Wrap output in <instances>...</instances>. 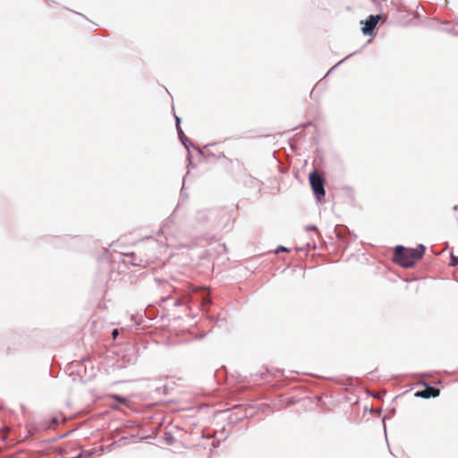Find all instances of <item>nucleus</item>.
<instances>
[{
  "label": "nucleus",
  "mask_w": 458,
  "mask_h": 458,
  "mask_svg": "<svg viewBox=\"0 0 458 458\" xmlns=\"http://www.w3.org/2000/svg\"><path fill=\"white\" fill-rule=\"evenodd\" d=\"M191 294L182 289L172 287V291L159 300V306L167 310L174 318L191 316Z\"/></svg>",
  "instance_id": "1"
},
{
  "label": "nucleus",
  "mask_w": 458,
  "mask_h": 458,
  "mask_svg": "<svg viewBox=\"0 0 458 458\" xmlns=\"http://www.w3.org/2000/svg\"><path fill=\"white\" fill-rule=\"evenodd\" d=\"M427 248L424 244L419 243L416 248H407L398 244L394 247L393 261L404 268H410L415 266L416 260L420 259Z\"/></svg>",
  "instance_id": "2"
},
{
  "label": "nucleus",
  "mask_w": 458,
  "mask_h": 458,
  "mask_svg": "<svg viewBox=\"0 0 458 458\" xmlns=\"http://www.w3.org/2000/svg\"><path fill=\"white\" fill-rule=\"evenodd\" d=\"M81 237L79 235L70 236H56V235H44L38 239V245L41 246L43 244H48L53 246L54 248H68L70 245V242H74L75 243H79L81 242Z\"/></svg>",
  "instance_id": "3"
},
{
  "label": "nucleus",
  "mask_w": 458,
  "mask_h": 458,
  "mask_svg": "<svg viewBox=\"0 0 458 458\" xmlns=\"http://www.w3.org/2000/svg\"><path fill=\"white\" fill-rule=\"evenodd\" d=\"M308 179L317 202H325L326 190L324 177L318 174L317 170L314 169L310 172Z\"/></svg>",
  "instance_id": "4"
},
{
  "label": "nucleus",
  "mask_w": 458,
  "mask_h": 458,
  "mask_svg": "<svg viewBox=\"0 0 458 458\" xmlns=\"http://www.w3.org/2000/svg\"><path fill=\"white\" fill-rule=\"evenodd\" d=\"M383 16V13L369 14L364 21H360V23L362 24L360 28L362 34L364 36L371 37V38L368 40V44L371 43L373 38H375L377 25Z\"/></svg>",
  "instance_id": "5"
},
{
  "label": "nucleus",
  "mask_w": 458,
  "mask_h": 458,
  "mask_svg": "<svg viewBox=\"0 0 458 458\" xmlns=\"http://www.w3.org/2000/svg\"><path fill=\"white\" fill-rule=\"evenodd\" d=\"M334 232L338 242L344 245L342 250L343 255L349 244L357 239V235L344 225H336Z\"/></svg>",
  "instance_id": "6"
},
{
  "label": "nucleus",
  "mask_w": 458,
  "mask_h": 458,
  "mask_svg": "<svg viewBox=\"0 0 458 458\" xmlns=\"http://www.w3.org/2000/svg\"><path fill=\"white\" fill-rule=\"evenodd\" d=\"M440 389L431 386L429 383H423V388L414 393L417 398L429 399L439 396Z\"/></svg>",
  "instance_id": "7"
},
{
  "label": "nucleus",
  "mask_w": 458,
  "mask_h": 458,
  "mask_svg": "<svg viewBox=\"0 0 458 458\" xmlns=\"http://www.w3.org/2000/svg\"><path fill=\"white\" fill-rule=\"evenodd\" d=\"M124 263L131 264L133 267H146L148 264V260L147 259L142 258L141 256L131 252L125 255V259H123Z\"/></svg>",
  "instance_id": "8"
},
{
  "label": "nucleus",
  "mask_w": 458,
  "mask_h": 458,
  "mask_svg": "<svg viewBox=\"0 0 458 458\" xmlns=\"http://www.w3.org/2000/svg\"><path fill=\"white\" fill-rule=\"evenodd\" d=\"M59 423L60 420L57 416H51L41 420L38 424V428L42 430H49Z\"/></svg>",
  "instance_id": "9"
},
{
  "label": "nucleus",
  "mask_w": 458,
  "mask_h": 458,
  "mask_svg": "<svg viewBox=\"0 0 458 458\" xmlns=\"http://www.w3.org/2000/svg\"><path fill=\"white\" fill-rule=\"evenodd\" d=\"M216 144H208L205 146V150H199V154L202 155L207 160H209L211 157L220 159L225 158V155L224 152H219L218 154L213 152L209 148L215 146Z\"/></svg>",
  "instance_id": "10"
},
{
  "label": "nucleus",
  "mask_w": 458,
  "mask_h": 458,
  "mask_svg": "<svg viewBox=\"0 0 458 458\" xmlns=\"http://www.w3.org/2000/svg\"><path fill=\"white\" fill-rule=\"evenodd\" d=\"M149 342L145 338L135 339L133 342V348L135 352L140 354L143 351L147 350L148 347Z\"/></svg>",
  "instance_id": "11"
},
{
  "label": "nucleus",
  "mask_w": 458,
  "mask_h": 458,
  "mask_svg": "<svg viewBox=\"0 0 458 458\" xmlns=\"http://www.w3.org/2000/svg\"><path fill=\"white\" fill-rule=\"evenodd\" d=\"M180 141L183 145L185 149L187 150V157H188V158L191 159V148H195V146L191 143V141L187 137L181 138ZM192 165V161L191 160H190V162H189V165Z\"/></svg>",
  "instance_id": "12"
},
{
  "label": "nucleus",
  "mask_w": 458,
  "mask_h": 458,
  "mask_svg": "<svg viewBox=\"0 0 458 458\" xmlns=\"http://www.w3.org/2000/svg\"><path fill=\"white\" fill-rule=\"evenodd\" d=\"M111 398L118 404L125 405L128 403L127 397L121 395L119 394H112Z\"/></svg>",
  "instance_id": "13"
},
{
  "label": "nucleus",
  "mask_w": 458,
  "mask_h": 458,
  "mask_svg": "<svg viewBox=\"0 0 458 458\" xmlns=\"http://www.w3.org/2000/svg\"><path fill=\"white\" fill-rule=\"evenodd\" d=\"M394 414H395V408H392V409H389L388 411H387V414L383 417L382 422H383V427H384L385 433H386V420H389L390 418L394 416Z\"/></svg>",
  "instance_id": "14"
},
{
  "label": "nucleus",
  "mask_w": 458,
  "mask_h": 458,
  "mask_svg": "<svg viewBox=\"0 0 458 458\" xmlns=\"http://www.w3.org/2000/svg\"><path fill=\"white\" fill-rule=\"evenodd\" d=\"M456 27H458V23L452 25L450 27H445L441 29V30L448 34H452L454 36H458V30H456Z\"/></svg>",
  "instance_id": "15"
},
{
  "label": "nucleus",
  "mask_w": 458,
  "mask_h": 458,
  "mask_svg": "<svg viewBox=\"0 0 458 458\" xmlns=\"http://www.w3.org/2000/svg\"><path fill=\"white\" fill-rule=\"evenodd\" d=\"M98 452V449L92 448L89 450H82L81 454H82L83 458H90L92 455L96 454Z\"/></svg>",
  "instance_id": "16"
},
{
  "label": "nucleus",
  "mask_w": 458,
  "mask_h": 458,
  "mask_svg": "<svg viewBox=\"0 0 458 458\" xmlns=\"http://www.w3.org/2000/svg\"><path fill=\"white\" fill-rule=\"evenodd\" d=\"M354 54H356V52H353L350 55H348L347 56H345L344 58H343L342 60H340L337 64H335L333 67H331L328 72H327L326 75L329 74L330 72H332L333 71H335L340 64H342L346 59H348L349 57L352 56Z\"/></svg>",
  "instance_id": "17"
},
{
  "label": "nucleus",
  "mask_w": 458,
  "mask_h": 458,
  "mask_svg": "<svg viewBox=\"0 0 458 458\" xmlns=\"http://www.w3.org/2000/svg\"><path fill=\"white\" fill-rule=\"evenodd\" d=\"M174 440V435L170 431H165V437H164L165 443L166 445H170L173 444Z\"/></svg>",
  "instance_id": "18"
},
{
  "label": "nucleus",
  "mask_w": 458,
  "mask_h": 458,
  "mask_svg": "<svg viewBox=\"0 0 458 458\" xmlns=\"http://www.w3.org/2000/svg\"><path fill=\"white\" fill-rule=\"evenodd\" d=\"M449 266L452 267L458 266V256H455L453 252L450 253Z\"/></svg>",
  "instance_id": "19"
},
{
  "label": "nucleus",
  "mask_w": 458,
  "mask_h": 458,
  "mask_svg": "<svg viewBox=\"0 0 458 458\" xmlns=\"http://www.w3.org/2000/svg\"><path fill=\"white\" fill-rule=\"evenodd\" d=\"M23 335H24V332H23V331H15V332H13V333L10 335V340L14 341V340H16V339H20V338L23 337Z\"/></svg>",
  "instance_id": "20"
},
{
  "label": "nucleus",
  "mask_w": 458,
  "mask_h": 458,
  "mask_svg": "<svg viewBox=\"0 0 458 458\" xmlns=\"http://www.w3.org/2000/svg\"><path fill=\"white\" fill-rule=\"evenodd\" d=\"M146 316L148 318V319H154L156 318V315L154 313V309L152 307H148L145 310Z\"/></svg>",
  "instance_id": "21"
},
{
  "label": "nucleus",
  "mask_w": 458,
  "mask_h": 458,
  "mask_svg": "<svg viewBox=\"0 0 458 458\" xmlns=\"http://www.w3.org/2000/svg\"><path fill=\"white\" fill-rule=\"evenodd\" d=\"M280 252H290V249L287 247H284L283 245H278L276 249L275 250V253L278 254Z\"/></svg>",
  "instance_id": "22"
},
{
  "label": "nucleus",
  "mask_w": 458,
  "mask_h": 458,
  "mask_svg": "<svg viewBox=\"0 0 458 458\" xmlns=\"http://www.w3.org/2000/svg\"><path fill=\"white\" fill-rule=\"evenodd\" d=\"M187 174H189V172L186 173V174L184 175V177L182 179V187L181 189V196H183L186 199L188 198V193L184 190V182H185V177Z\"/></svg>",
  "instance_id": "23"
},
{
  "label": "nucleus",
  "mask_w": 458,
  "mask_h": 458,
  "mask_svg": "<svg viewBox=\"0 0 458 458\" xmlns=\"http://www.w3.org/2000/svg\"><path fill=\"white\" fill-rule=\"evenodd\" d=\"M176 131H177L179 140H181V138L186 137L184 135V132H183V131H182L181 126L180 127H176Z\"/></svg>",
  "instance_id": "24"
},
{
  "label": "nucleus",
  "mask_w": 458,
  "mask_h": 458,
  "mask_svg": "<svg viewBox=\"0 0 458 458\" xmlns=\"http://www.w3.org/2000/svg\"><path fill=\"white\" fill-rule=\"evenodd\" d=\"M268 373V370L266 369V371H259L255 374L257 377L263 378Z\"/></svg>",
  "instance_id": "25"
},
{
  "label": "nucleus",
  "mask_w": 458,
  "mask_h": 458,
  "mask_svg": "<svg viewBox=\"0 0 458 458\" xmlns=\"http://www.w3.org/2000/svg\"><path fill=\"white\" fill-rule=\"evenodd\" d=\"M174 119H175V127H180L181 123H182V118L177 115H174Z\"/></svg>",
  "instance_id": "26"
},
{
  "label": "nucleus",
  "mask_w": 458,
  "mask_h": 458,
  "mask_svg": "<svg viewBox=\"0 0 458 458\" xmlns=\"http://www.w3.org/2000/svg\"><path fill=\"white\" fill-rule=\"evenodd\" d=\"M221 439L217 440V441H213L211 445H212V449H216L219 446L220 443H221Z\"/></svg>",
  "instance_id": "27"
},
{
  "label": "nucleus",
  "mask_w": 458,
  "mask_h": 458,
  "mask_svg": "<svg viewBox=\"0 0 458 458\" xmlns=\"http://www.w3.org/2000/svg\"><path fill=\"white\" fill-rule=\"evenodd\" d=\"M305 229L307 231H313V230H317V226L315 225H306Z\"/></svg>",
  "instance_id": "28"
},
{
  "label": "nucleus",
  "mask_w": 458,
  "mask_h": 458,
  "mask_svg": "<svg viewBox=\"0 0 458 458\" xmlns=\"http://www.w3.org/2000/svg\"><path fill=\"white\" fill-rule=\"evenodd\" d=\"M433 21H437L439 24H449V21H441L438 18H434Z\"/></svg>",
  "instance_id": "29"
},
{
  "label": "nucleus",
  "mask_w": 458,
  "mask_h": 458,
  "mask_svg": "<svg viewBox=\"0 0 458 458\" xmlns=\"http://www.w3.org/2000/svg\"><path fill=\"white\" fill-rule=\"evenodd\" d=\"M118 334L119 333H118V329L117 328L113 329L112 335H113L114 339H116V337L118 336Z\"/></svg>",
  "instance_id": "30"
},
{
  "label": "nucleus",
  "mask_w": 458,
  "mask_h": 458,
  "mask_svg": "<svg viewBox=\"0 0 458 458\" xmlns=\"http://www.w3.org/2000/svg\"><path fill=\"white\" fill-rule=\"evenodd\" d=\"M369 394L374 397V398H377V399H380L382 397V394L377 393V394H373V393H369Z\"/></svg>",
  "instance_id": "31"
},
{
  "label": "nucleus",
  "mask_w": 458,
  "mask_h": 458,
  "mask_svg": "<svg viewBox=\"0 0 458 458\" xmlns=\"http://www.w3.org/2000/svg\"><path fill=\"white\" fill-rule=\"evenodd\" d=\"M130 438L131 440H133L134 442H138V439H139L138 436H136V435H131Z\"/></svg>",
  "instance_id": "32"
},
{
  "label": "nucleus",
  "mask_w": 458,
  "mask_h": 458,
  "mask_svg": "<svg viewBox=\"0 0 458 458\" xmlns=\"http://www.w3.org/2000/svg\"><path fill=\"white\" fill-rule=\"evenodd\" d=\"M69 458H83L82 457V454H78L77 455L73 456V457H69Z\"/></svg>",
  "instance_id": "33"
},
{
  "label": "nucleus",
  "mask_w": 458,
  "mask_h": 458,
  "mask_svg": "<svg viewBox=\"0 0 458 458\" xmlns=\"http://www.w3.org/2000/svg\"><path fill=\"white\" fill-rule=\"evenodd\" d=\"M453 209H454V211H458V205H454V208H453Z\"/></svg>",
  "instance_id": "34"
},
{
  "label": "nucleus",
  "mask_w": 458,
  "mask_h": 458,
  "mask_svg": "<svg viewBox=\"0 0 458 458\" xmlns=\"http://www.w3.org/2000/svg\"><path fill=\"white\" fill-rule=\"evenodd\" d=\"M125 439H127V437H121V438L119 439V442H121V441H123V440H125Z\"/></svg>",
  "instance_id": "35"
},
{
  "label": "nucleus",
  "mask_w": 458,
  "mask_h": 458,
  "mask_svg": "<svg viewBox=\"0 0 458 458\" xmlns=\"http://www.w3.org/2000/svg\"><path fill=\"white\" fill-rule=\"evenodd\" d=\"M369 411L370 413H372V412H374V410L371 408V409H369Z\"/></svg>",
  "instance_id": "36"
},
{
  "label": "nucleus",
  "mask_w": 458,
  "mask_h": 458,
  "mask_svg": "<svg viewBox=\"0 0 458 458\" xmlns=\"http://www.w3.org/2000/svg\"><path fill=\"white\" fill-rule=\"evenodd\" d=\"M447 4H448V1L445 0V6H447Z\"/></svg>",
  "instance_id": "37"
},
{
  "label": "nucleus",
  "mask_w": 458,
  "mask_h": 458,
  "mask_svg": "<svg viewBox=\"0 0 458 458\" xmlns=\"http://www.w3.org/2000/svg\"><path fill=\"white\" fill-rule=\"evenodd\" d=\"M376 412L381 413V410H376Z\"/></svg>",
  "instance_id": "38"
},
{
  "label": "nucleus",
  "mask_w": 458,
  "mask_h": 458,
  "mask_svg": "<svg viewBox=\"0 0 458 458\" xmlns=\"http://www.w3.org/2000/svg\"><path fill=\"white\" fill-rule=\"evenodd\" d=\"M376 412L381 413V410H376Z\"/></svg>",
  "instance_id": "39"
},
{
  "label": "nucleus",
  "mask_w": 458,
  "mask_h": 458,
  "mask_svg": "<svg viewBox=\"0 0 458 458\" xmlns=\"http://www.w3.org/2000/svg\"><path fill=\"white\" fill-rule=\"evenodd\" d=\"M372 2H376V0H371Z\"/></svg>",
  "instance_id": "40"
}]
</instances>
